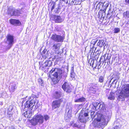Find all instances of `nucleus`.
I'll return each instance as SVG.
<instances>
[{
    "mask_svg": "<svg viewBox=\"0 0 129 129\" xmlns=\"http://www.w3.org/2000/svg\"><path fill=\"white\" fill-rule=\"evenodd\" d=\"M70 0H65V3L69 6V4L70 3Z\"/></svg>",
    "mask_w": 129,
    "mask_h": 129,
    "instance_id": "obj_41",
    "label": "nucleus"
},
{
    "mask_svg": "<svg viewBox=\"0 0 129 129\" xmlns=\"http://www.w3.org/2000/svg\"><path fill=\"white\" fill-rule=\"evenodd\" d=\"M21 13L22 11L21 10H17L14 8L13 13L12 14V16H19Z\"/></svg>",
    "mask_w": 129,
    "mask_h": 129,
    "instance_id": "obj_16",
    "label": "nucleus"
},
{
    "mask_svg": "<svg viewBox=\"0 0 129 129\" xmlns=\"http://www.w3.org/2000/svg\"><path fill=\"white\" fill-rule=\"evenodd\" d=\"M110 10V9L109 8V11Z\"/></svg>",
    "mask_w": 129,
    "mask_h": 129,
    "instance_id": "obj_52",
    "label": "nucleus"
},
{
    "mask_svg": "<svg viewBox=\"0 0 129 129\" xmlns=\"http://www.w3.org/2000/svg\"><path fill=\"white\" fill-rule=\"evenodd\" d=\"M96 113H95L94 112H91V117L92 118H95L96 116Z\"/></svg>",
    "mask_w": 129,
    "mask_h": 129,
    "instance_id": "obj_32",
    "label": "nucleus"
},
{
    "mask_svg": "<svg viewBox=\"0 0 129 129\" xmlns=\"http://www.w3.org/2000/svg\"><path fill=\"white\" fill-rule=\"evenodd\" d=\"M13 109V107L12 105H10L8 107V112H9V113L12 112L11 111Z\"/></svg>",
    "mask_w": 129,
    "mask_h": 129,
    "instance_id": "obj_31",
    "label": "nucleus"
},
{
    "mask_svg": "<svg viewBox=\"0 0 129 129\" xmlns=\"http://www.w3.org/2000/svg\"><path fill=\"white\" fill-rule=\"evenodd\" d=\"M40 68V69L43 70L45 72H46L48 71L49 69V68L47 67L45 63H43L42 65H41Z\"/></svg>",
    "mask_w": 129,
    "mask_h": 129,
    "instance_id": "obj_15",
    "label": "nucleus"
},
{
    "mask_svg": "<svg viewBox=\"0 0 129 129\" xmlns=\"http://www.w3.org/2000/svg\"><path fill=\"white\" fill-rule=\"evenodd\" d=\"M85 99L84 97H82L79 98L76 100L75 102H83L85 101Z\"/></svg>",
    "mask_w": 129,
    "mask_h": 129,
    "instance_id": "obj_23",
    "label": "nucleus"
},
{
    "mask_svg": "<svg viewBox=\"0 0 129 129\" xmlns=\"http://www.w3.org/2000/svg\"><path fill=\"white\" fill-rule=\"evenodd\" d=\"M106 55H104L103 56V57H104V59L105 60H106L107 59V58H105V57H106Z\"/></svg>",
    "mask_w": 129,
    "mask_h": 129,
    "instance_id": "obj_48",
    "label": "nucleus"
},
{
    "mask_svg": "<svg viewBox=\"0 0 129 129\" xmlns=\"http://www.w3.org/2000/svg\"><path fill=\"white\" fill-rule=\"evenodd\" d=\"M123 16L125 17L129 18V11L124 12Z\"/></svg>",
    "mask_w": 129,
    "mask_h": 129,
    "instance_id": "obj_30",
    "label": "nucleus"
},
{
    "mask_svg": "<svg viewBox=\"0 0 129 129\" xmlns=\"http://www.w3.org/2000/svg\"><path fill=\"white\" fill-rule=\"evenodd\" d=\"M75 74L73 72H71L70 74V76L72 80L75 79Z\"/></svg>",
    "mask_w": 129,
    "mask_h": 129,
    "instance_id": "obj_33",
    "label": "nucleus"
},
{
    "mask_svg": "<svg viewBox=\"0 0 129 129\" xmlns=\"http://www.w3.org/2000/svg\"><path fill=\"white\" fill-rule=\"evenodd\" d=\"M100 110L102 111H104L105 110V105L104 103H101Z\"/></svg>",
    "mask_w": 129,
    "mask_h": 129,
    "instance_id": "obj_27",
    "label": "nucleus"
},
{
    "mask_svg": "<svg viewBox=\"0 0 129 129\" xmlns=\"http://www.w3.org/2000/svg\"><path fill=\"white\" fill-rule=\"evenodd\" d=\"M71 125L73 126L74 128H79L80 127V126L76 123L74 124L73 125L72 124Z\"/></svg>",
    "mask_w": 129,
    "mask_h": 129,
    "instance_id": "obj_36",
    "label": "nucleus"
},
{
    "mask_svg": "<svg viewBox=\"0 0 129 129\" xmlns=\"http://www.w3.org/2000/svg\"><path fill=\"white\" fill-rule=\"evenodd\" d=\"M105 41L103 40H100L98 43V45L100 47H102L103 46H106L105 44Z\"/></svg>",
    "mask_w": 129,
    "mask_h": 129,
    "instance_id": "obj_20",
    "label": "nucleus"
},
{
    "mask_svg": "<svg viewBox=\"0 0 129 129\" xmlns=\"http://www.w3.org/2000/svg\"><path fill=\"white\" fill-rule=\"evenodd\" d=\"M44 63L48 68L50 67L52 65V62L49 60L46 61Z\"/></svg>",
    "mask_w": 129,
    "mask_h": 129,
    "instance_id": "obj_25",
    "label": "nucleus"
},
{
    "mask_svg": "<svg viewBox=\"0 0 129 129\" xmlns=\"http://www.w3.org/2000/svg\"><path fill=\"white\" fill-rule=\"evenodd\" d=\"M104 10L103 11H101V12H99V17H101L104 18L105 15V11H104Z\"/></svg>",
    "mask_w": 129,
    "mask_h": 129,
    "instance_id": "obj_26",
    "label": "nucleus"
},
{
    "mask_svg": "<svg viewBox=\"0 0 129 129\" xmlns=\"http://www.w3.org/2000/svg\"><path fill=\"white\" fill-rule=\"evenodd\" d=\"M52 74L54 77L53 81L55 83H57L59 81L60 78L65 80L67 76V73L60 69L53 68L50 71L49 75Z\"/></svg>",
    "mask_w": 129,
    "mask_h": 129,
    "instance_id": "obj_2",
    "label": "nucleus"
},
{
    "mask_svg": "<svg viewBox=\"0 0 129 129\" xmlns=\"http://www.w3.org/2000/svg\"><path fill=\"white\" fill-rule=\"evenodd\" d=\"M8 117H9L10 118V119L11 120V119L12 118V113L10 112L9 113V112H8Z\"/></svg>",
    "mask_w": 129,
    "mask_h": 129,
    "instance_id": "obj_37",
    "label": "nucleus"
},
{
    "mask_svg": "<svg viewBox=\"0 0 129 129\" xmlns=\"http://www.w3.org/2000/svg\"><path fill=\"white\" fill-rule=\"evenodd\" d=\"M10 23L15 26H20L21 23L18 20L15 19H11L9 20Z\"/></svg>",
    "mask_w": 129,
    "mask_h": 129,
    "instance_id": "obj_11",
    "label": "nucleus"
},
{
    "mask_svg": "<svg viewBox=\"0 0 129 129\" xmlns=\"http://www.w3.org/2000/svg\"><path fill=\"white\" fill-rule=\"evenodd\" d=\"M54 19L56 23H60L62 21V19L59 16L54 15Z\"/></svg>",
    "mask_w": 129,
    "mask_h": 129,
    "instance_id": "obj_17",
    "label": "nucleus"
},
{
    "mask_svg": "<svg viewBox=\"0 0 129 129\" xmlns=\"http://www.w3.org/2000/svg\"><path fill=\"white\" fill-rule=\"evenodd\" d=\"M61 44L60 43H55L52 46V48L55 51L59 50Z\"/></svg>",
    "mask_w": 129,
    "mask_h": 129,
    "instance_id": "obj_12",
    "label": "nucleus"
},
{
    "mask_svg": "<svg viewBox=\"0 0 129 129\" xmlns=\"http://www.w3.org/2000/svg\"><path fill=\"white\" fill-rule=\"evenodd\" d=\"M88 119V115L87 113H80L78 117L79 120L81 122H85Z\"/></svg>",
    "mask_w": 129,
    "mask_h": 129,
    "instance_id": "obj_6",
    "label": "nucleus"
},
{
    "mask_svg": "<svg viewBox=\"0 0 129 129\" xmlns=\"http://www.w3.org/2000/svg\"><path fill=\"white\" fill-rule=\"evenodd\" d=\"M125 27H126L127 28H129V24L127 22L126 23H125Z\"/></svg>",
    "mask_w": 129,
    "mask_h": 129,
    "instance_id": "obj_42",
    "label": "nucleus"
},
{
    "mask_svg": "<svg viewBox=\"0 0 129 129\" xmlns=\"http://www.w3.org/2000/svg\"><path fill=\"white\" fill-rule=\"evenodd\" d=\"M104 81V78L103 76H101L99 78V81L100 83H102Z\"/></svg>",
    "mask_w": 129,
    "mask_h": 129,
    "instance_id": "obj_34",
    "label": "nucleus"
},
{
    "mask_svg": "<svg viewBox=\"0 0 129 129\" xmlns=\"http://www.w3.org/2000/svg\"><path fill=\"white\" fill-rule=\"evenodd\" d=\"M94 86L93 87V88H96V89L97 88V85H94Z\"/></svg>",
    "mask_w": 129,
    "mask_h": 129,
    "instance_id": "obj_49",
    "label": "nucleus"
},
{
    "mask_svg": "<svg viewBox=\"0 0 129 129\" xmlns=\"http://www.w3.org/2000/svg\"><path fill=\"white\" fill-rule=\"evenodd\" d=\"M108 6L109 4H107L105 6H104V4H103V7L106 9L107 7Z\"/></svg>",
    "mask_w": 129,
    "mask_h": 129,
    "instance_id": "obj_40",
    "label": "nucleus"
},
{
    "mask_svg": "<svg viewBox=\"0 0 129 129\" xmlns=\"http://www.w3.org/2000/svg\"><path fill=\"white\" fill-rule=\"evenodd\" d=\"M62 88L63 90L68 93L71 92L72 89L69 84L67 82H65L62 85Z\"/></svg>",
    "mask_w": 129,
    "mask_h": 129,
    "instance_id": "obj_10",
    "label": "nucleus"
},
{
    "mask_svg": "<svg viewBox=\"0 0 129 129\" xmlns=\"http://www.w3.org/2000/svg\"><path fill=\"white\" fill-rule=\"evenodd\" d=\"M126 4L129 5V0H125Z\"/></svg>",
    "mask_w": 129,
    "mask_h": 129,
    "instance_id": "obj_43",
    "label": "nucleus"
},
{
    "mask_svg": "<svg viewBox=\"0 0 129 129\" xmlns=\"http://www.w3.org/2000/svg\"><path fill=\"white\" fill-rule=\"evenodd\" d=\"M62 95V93L60 91H56L54 93L53 97L55 99H58L60 98Z\"/></svg>",
    "mask_w": 129,
    "mask_h": 129,
    "instance_id": "obj_13",
    "label": "nucleus"
},
{
    "mask_svg": "<svg viewBox=\"0 0 129 129\" xmlns=\"http://www.w3.org/2000/svg\"><path fill=\"white\" fill-rule=\"evenodd\" d=\"M38 81L40 86H43L44 81L43 80L41 79H39L38 80Z\"/></svg>",
    "mask_w": 129,
    "mask_h": 129,
    "instance_id": "obj_28",
    "label": "nucleus"
},
{
    "mask_svg": "<svg viewBox=\"0 0 129 129\" xmlns=\"http://www.w3.org/2000/svg\"><path fill=\"white\" fill-rule=\"evenodd\" d=\"M9 129H15L14 127L13 126H11V127H9Z\"/></svg>",
    "mask_w": 129,
    "mask_h": 129,
    "instance_id": "obj_46",
    "label": "nucleus"
},
{
    "mask_svg": "<svg viewBox=\"0 0 129 129\" xmlns=\"http://www.w3.org/2000/svg\"><path fill=\"white\" fill-rule=\"evenodd\" d=\"M14 9V8H13L11 7H9L8 8V14L10 15L11 16H12V14L13 13Z\"/></svg>",
    "mask_w": 129,
    "mask_h": 129,
    "instance_id": "obj_22",
    "label": "nucleus"
},
{
    "mask_svg": "<svg viewBox=\"0 0 129 129\" xmlns=\"http://www.w3.org/2000/svg\"><path fill=\"white\" fill-rule=\"evenodd\" d=\"M16 88V84H13L11 85L9 89L10 92H13L14 91L15 89Z\"/></svg>",
    "mask_w": 129,
    "mask_h": 129,
    "instance_id": "obj_21",
    "label": "nucleus"
},
{
    "mask_svg": "<svg viewBox=\"0 0 129 129\" xmlns=\"http://www.w3.org/2000/svg\"><path fill=\"white\" fill-rule=\"evenodd\" d=\"M51 39L56 42H62L64 39V37L63 36L55 34L52 36Z\"/></svg>",
    "mask_w": 129,
    "mask_h": 129,
    "instance_id": "obj_9",
    "label": "nucleus"
},
{
    "mask_svg": "<svg viewBox=\"0 0 129 129\" xmlns=\"http://www.w3.org/2000/svg\"><path fill=\"white\" fill-rule=\"evenodd\" d=\"M7 41L6 43L8 45V48L9 49L12 46L14 43V38L13 36L10 34L6 37Z\"/></svg>",
    "mask_w": 129,
    "mask_h": 129,
    "instance_id": "obj_7",
    "label": "nucleus"
},
{
    "mask_svg": "<svg viewBox=\"0 0 129 129\" xmlns=\"http://www.w3.org/2000/svg\"><path fill=\"white\" fill-rule=\"evenodd\" d=\"M98 103H94L93 104V105L94 106V107L95 108H96V106H97V104H98Z\"/></svg>",
    "mask_w": 129,
    "mask_h": 129,
    "instance_id": "obj_45",
    "label": "nucleus"
},
{
    "mask_svg": "<svg viewBox=\"0 0 129 129\" xmlns=\"http://www.w3.org/2000/svg\"><path fill=\"white\" fill-rule=\"evenodd\" d=\"M97 105V106H96V108H95V109L96 110H98L99 109H100V108L101 103H98Z\"/></svg>",
    "mask_w": 129,
    "mask_h": 129,
    "instance_id": "obj_38",
    "label": "nucleus"
},
{
    "mask_svg": "<svg viewBox=\"0 0 129 129\" xmlns=\"http://www.w3.org/2000/svg\"><path fill=\"white\" fill-rule=\"evenodd\" d=\"M55 3H53V5L51 9V10L52 11V10L54 9V8L55 7Z\"/></svg>",
    "mask_w": 129,
    "mask_h": 129,
    "instance_id": "obj_44",
    "label": "nucleus"
},
{
    "mask_svg": "<svg viewBox=\"0 0 129 129\" xmlns=\"http://www.w3.org/2000/svg\"><path fill=\"white\" fill-rule=\"evenodd\" d=\"M32 113L30 111H26L23 114V116L26 118H30L32 116Z\"/></svg>",
    "mask_w": 129,
    "mask_h": 129,
    "instance_id": "obj_18",
    "label": "nucleus"
},
{
    "mask_svg": "<svg viewBox=\"0 0 129 129\" xmlns=\"http://www.w3.org/2000/svg\"><path fill=\"white\" fill-rule=\"evenodd\" d=\"M49 118L48 116L47 115L43 116L41 114H39L35 115L31 120L30 122L32 125L35 126L38 123L39 124H42L43 123L44 119L47 121Z\"/></svg>",
    "mask_w": 129,
    "mask_h": 129,
    "instance_id": "obj_4",
    "label": "nucleus"
},
{
    "mask_svg": "<svg viewBox=\"0 0 129 129\" xmlns=\"http://www.w3.org/2000/svg\"><path fill=\"white\" fill-rule=\"evenodd\" d=\"M38 102V101L36 98H33L31 96L30 97V99L28 100L24 105H22V107L25 110H27L29 108L31 110L33 108L36 109L38 107L37 104Z\"/></svg>",
    "mask_w": 129,
    "mask_h": 129,
    "instance_id": "obj_3",
    "label": "nucleus"
},
{
    "mask_svg": "<svg viewBox=\"0 0 129 129\" xmlns=\"http://www.w3.org/2000/svg\"><path fill=\"white\" fill-rule=\"evenodd\" d=\"M114 33H119L120 31V29L119 28H115L114 29Z\"/></svg>",
    "mask_w": 129,
    "mask_h": 129,
    "instance_id": "obj_35",
    "label": "nucleus"
},
{
    "mask_svg": "<svg viewBox=\"0 0 129 129\" xmlns=\"http://www.w3.org/2000/svg\"><path fill=\"white\" fill-rule=\"evenodd\" d=\"M119 128H117V127H115L114 129H118Z\"/></svg>",
    "mask_w": 129,
    "mask_h": 129,
    "instance_id": "obj_51",
    "label": "nucleus"
},
{
    "mask_svg": "<svg viewBox=\"0 0 129 129\" xmlns=\"http://www.w3.org/2000/svg\"><path fill=\"white\" fill-rule=\"evenodd\" d=\"M94 86V84H91L89 88V90L90 92L94 93L96 92V88H93V87Z\"/></svg>",
    "mask_w": 129,
    "mask_h": 129,
    "instance_id": "obj_19",
    "label": "nucleus"
},
{
    "mask_svg": "<svg viewBox=\"0 0 129 129\" xmlns=\"http://www.w3.org/2000/svg\"><path fill=\"white\" fill-rule=\"evenodd\" d=\"M68 110V113L66 114L64 116V118L65 119L68 120L71 117L72 113V110L71 109H67L66 111Z\"/></svg>",
    "mask_w": 129,
    "mask_h": 129,
    "instance_id": "obj_14",
    "label": "nucleus"
},
{
    "mask_svg": "<svg viewBox=\"0 0 129 129\" xmlns=\"http://www.w3.org/2000/svg\"><path fill=\"white\" fill-rule=\"evenodd\" d=\"M46 50H43V53L44 54H45L46 53Z\"/></svg>",
    "mask_w": 129,
    "mask_h": 129,
    "instance_id": "obj_47",
    "label": "nucleus"
},
{
    "mask_svg": "<svg viewBox=\"0 0 129 129\" xmlns=\"http://www.w3.org/2000/svg\"><path fill=\"white\" fill-rule=\"evenodd\" d=\"M64 100V99L62 98L60 100L53 101L52 104V109H54L59 108L60 106L61 103Z\"/></svg>",
    "mask_w": 129,
    "mask_h": 129,
    "instance_id": "obj_8",
    "label": "nucleus"
},
{
    "mask_svg": "<svg viewBox=\"0 0 129 129\" xmlns=\"http://www.w3.org/2000/svg\"><path fill=\"white\" fill-rule=\"evenodd\" d=\"M111 113L109 112H108L104 116L102 114L97 113L96 120L94 121L93 123H94L95 126L99 128L104 127L105 125H107L111 118Z\"/></svg>",
    "mask_w": 129,
    "mask_h": 129,
    "instance_id": "obj_1",
    "label": "nucleus"
},
{
    "mask_svg": "<svg viewBox=\"0 0 129 129\" xmlns=\"http://www.w3.org/2000/svg\"><path fill=\"white\" fill-rule=\"evenodd\" d=\"M114 81H115V80H114V81H113V82H114Z\"/></svg>",
    "mask_w": 129,
    "mask_h": 129,
    "instance_id": "obj_53",
    "label": "nucleus"
},
{
    "mask_svg": "<svg viewBox=\"0 0 129 129\" xmlns=\"http://www.w3.org/2000/svg\"><path fill=\"white\" fill-rule=\"evenodd\" d=\"M74 5L80 4L81 3V0H73Z\"/></svg>",
    "mask_w": 129,
    "mask_h": 129,
    "instance_id": "obj_29",
    "label": "nucleus"
},
{
    "mask_svg": "<svg viewBox=\"0 0 129 129\" xmlns=\"http://www.w3.org/2000/svg\"><path fill=\"white\" fill-rule=\"evenodd\" d=\"M114 93L113 92H111L108 97V99L110 100H112L114 99Z\"/></svg>",
    "mask_w": 129,
    "mask_h": 129,
    "instance_id": "obj_24",
    "label": "nucleus"
},
{
    "mask_svg": "<svg viewBox=\"0 0 129 129\" xmlns=\"http://www.w3.org/2000/svg\"><path fill=\"white\" fill-rule=\"evenodd\" d=\"M70 3L69 4V6L72 5H74V1L73 0H70Z\"/></svg>",
    "mask_w": 129,
    "mask_h": 129,
    "instance_id": "obj_39",
    "label": "nucleus"
},
{
    "mask_svg": "<svg viewBox=\"0 0 129 129\" xmlns=\"http://www.w3.org/2000/svg\"><path fill=\"white\" fill-rule=\"evenodd\" d=\"M124 96H129V84H126L123 85L121 87L120 94L118 96V99L120 100H123Z\"/></svg>",
    "mask_w": 129,
    "mask_h": 129,
    "instance_id": "obj_5",
    "label": "nucleus"
},
{
    "mask_svg": "<svg viewBox=\"0 0 129 129\" xmlns=\"http://www.w3.org/2000/svg\"><path fill=\"white\" fill-rule=\"evenodd\" d=\"M59 9V6H58V7L56 8V9L57 10V11H58V9Z\"/></svg>",
    "mask_w": 129,
    "mask_h": 129,
    "instance_id": "obj_50",
    "label": "nucleus"
}]
</instances>
